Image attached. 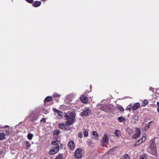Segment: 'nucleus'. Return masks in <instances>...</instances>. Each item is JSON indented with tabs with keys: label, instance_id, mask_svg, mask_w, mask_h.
I'll list each match as a JSON object with an SVG mask.
<instances>
[{
	"label": "nucleus",
	"instance_id": "nucleus-1",
	"mask_svg": "<svg viewBox=\"0 0 159 159\" xmlns=\"http://www.w3.org/2000/svg\"><path fill=\"white\" fill-rule=\"evenodd\" d=\"M65 116L66 119V123L69 125H72L75 122V116L74 113L70 112L69 113L66 114Z\"/></svg>",
	"mask_w": 159,
	"mask_h": 159
},
{
	"label": "nucleus",
	"instance_id": "nucleus-2",
	"mask_svg": "<svg viewBox=\"0 0 159 159\" xmlns=\"http://www.w3.org/2000/svg\"><path fill=\"white\" fill-rule=\"evenodd\" d=\"M148 151L153 155H156L157 154V150L154 143H152L151 144L148 149Z\"/></svg>",
	"mask_w": 159,
	"mask_h": 159
},
{
	"label": "nucleus",
	"instance_id": "nucleus-3",
	"mask_svg": "<svg viewBox=\"0 0 159 159\" xmlns=\"http://www.w3.org/2000/svg\"><path fill=\"white\" fill-rule=\"evenodd\" d=\"M59 147L58 145L54 147H52L50 149V151L48 152L49 155L54 154L57 153L59 150Z\"/></svg>",
	"mask_w": 159,
	"mask_h": 159
},
{
	"label": "nucleus",
	"instance_id": "nucleus-4",
	"mask_svg": "<svg viewBox=\"0 0 159 159\" xmlns=\"http://www.w3.org/2000/svg\"><path fill=\"white\" fill-rule=\"evenodd\" d=\"M82 150L80 148H77L75 151L74 157L76 159H80L82 158V156L81 154Z\"/></svg>",
	"mask_w": 159,
	"mask_h": 159
},
{
	"label": "nucleus",
	"instance_id": "nucleus-5",
	"mask_svg": "<svg viewBox=\"0 0 159 159\" xmlns=\"http://www.w3.org/2000/svg\"><path fill=\"white\" fill-rule=\"evenodd\" d=\"M58 126L60 129H63L69 130L70 129V125L66 123H60L59 124Z\"/></svg>",
	"mask_w": 159,
	"mask_h": 159
},
{
	"label": "nucleus",
	"instance_id": "nucleus-6",
	"mask_svg": "<svg viewBox=\"0 0 159 159\" xmlns=\"http://www.w3.org/2000/svg\"><path fill=\"white\" fill-rule=\"evenodd\" d=\"M91 113L90 110L88 108H85L83 111L80 113L81 116H86Z\"/></svg>",
	"mask_w": 159,
	"mask_h": 159
},
{
	"label": "nucleus",
	"instance_id": "nucleus-7",
	"mask_svg": "<svg viewBox=\"0 0 159 159\" xmlns=\"http://www.w3.org/2000/svg\"><path fill=\"white\" fill-rule=\"evenodd\" d=\"M146 139V135L145 134H143L142 135V139L137 141L135 144V146H136L139 145L142 142L145 141Z\"/></svg>",
	"mask_w": 159,
	"mask_h": 159
},
{
	"label": "nucleus",
	"instance_id": "nucleus-8",
	"mask_svg": "<svg viewBox=\"0 0 159 159\" xmlns=\"http://www.w3.org/2000/svg\"><path fill=\"white\" fill-rule=\"evenodd\" d=\"M109 141L108 138L107 134H105L102 139V142L104 143H107Z\"/></svg>",
	"mask_w": 159,
	"mask_h": 159
},
{
	"label": "nucleus",
	"instance_id": "nucleus-9",
	"mask_svg": "<svg viewBox=\"0 0 159 159\" xmlns=\"http://www.w3.org/2000/svg\"><path fill=\"white\" fill-rule=\"evenodd\" d=\"M30 117V121L34 122L37 119L38 116L37 114H31Z\"/></svg>",
	"mask_w": 159,
	"mask_h": 159
},
{
	"label": "nucleus",
	"instance_id": "nucleus-10",
	"mask_svg": "<svg viewBox=\"0 0 159 159\" xmlns=\"http://www.w3.org/2000/svg\"><path fill=\"white\" fill-rule=\"evenodd\" d=\"M68 146L71 150H73L75 147L74 142L73 141H70L68 143Z\"/></svg>",
	"mask_w": 159,
	"mask_h": 159
},
{
	"label": "nucleus",
	"instance_id": "nucleus-11",
	"mask_svg": "<svg viewBox=\"0 0 159 159\" xmlns=\"http://www.w3.org/2000/svg\"><path fill=\"white\" fill-rule=\"evenodd\" d=\"M140 130L139 129H138L136 133L133 136L132 138L134 139H136L138 138L140 135Z\"/></svg>",
	"mask_w": 159,
	"mask_h": 159
},
{
	"label": "nucleus",
	"instance_id": "nucleus-12",
	"mask_svg": "<svg viewBox=\"0 0 159 159\" xmlns=\"http://www.w3.org/2000/svg\"><path fill=\"white\" fill-rule=\"evenodd\" d=\"M140 106V103L139 102L135 103L132 107V109L133 111H134L139 108Z\"/></svg>",
	"mask_w": 159,
	"mask_h": 159
},
{
	"label": "nucleus",
	"instance_id": "nucleus-13",
	"mask_svg": "<svg viewBox=\"0 0 159 159\" xmlns=\"http://www.w3.org/2000/svg\"><path fill=\"white\" fill-rule=\"evenodd\" d=\"M80 100L82 102L85 103L88 102V99L87 97L84 96H82L80 97Z\"/></svg>",
	"mask_w": 159,
	"mask_h": 159
},
{
	"label": "nucleus",
	"instance_id": "nucleus-14",
	"mask_svg": "<svg viewBox=\"0 0 159 159\" xmlns=\"http://www.w3.org/2000/svg\"><path fill=\"white\" fill-rule=\"evenodd\" d=\"M53 110L54 112H56L58 115L60 116H61L62 115L63 113L59 110H58L56 108H53Z\"/></svg>",
	"mask_w": 159,
	"mask_h": 159
},
{
	"label": "nucleus",
	"instance_id": "nucleus-15",
	"mask_svg": "<svg viewBox=\"0 0 159 159\" xmlns=\"http://www.w3.org/2000/svg\"><path fill=\"white\" fill-rule=\"evenodd\" d=\"M6 139V134L3 133H0V140H3Z\"/></svg>",
	"mask_w": 159,
	"mask_h": 159
},
{
	"label": "nucleus",
	"instance_id": "nucleus-16",
	"mask_svg": "<svg viewBox=\"0 0 159 159\" xmlns=\"http://www.w3.org/2000/svg\"><path fill=\"white\" fill-rule=\"evenodd\" d=\"M41 3L40 1H36L33 3V5L35 7H38L40 5Z\"/></svg>",
	"mask_w": 159,
	"mask_h": 159
},
{
	"label": "nucleus",
	"instance_id": "nucleus-17",
	"mask_svg": "<svg viewBox=\"0 0 159 159\" xmlns=\"http://www.w3.org/2000/svg\"><path fill=\"white\" fill-rule=\"evenodd\" d=\"M132 121L133 122H136L137 121H138V118L135 115H133L132 116Z\"/></svg>",
	"mask_w": 159,
	"mask_h": 159
},
{
	"label": "nucleus",
	"instance_id": "nucleus-18",
	"mask_svg": "<svg viewBox=\"0 0 159 159\" xmlns=\"http://www.w3.org/2000/svg\"><path fill=\"white\" fill-rule=\"evenodd\" d=\"M60 143L59 141L58 140H56L52 142V144L53 145L57 146L58 145V144Z\"/></svg>",
	"mask_w": 159,
	"mask_h": 159
},
{
	"label": "nucleus",
	"instance_id": "nucleus-19",
	"mask_svg": "<svg viewBox=\"0 0 159 159\" xmlns=\"http://www.w3.org/2000/svg\"><path fill=\"white\" fill-rule=\"evenodd\" d=\"M152 122H153L152 121L149 122L148 123V124L145 126V130H146L148 129L149 128V127L150 126V125H151L152 124Z\"/></svg>",
	"mask_w": 159,
	"mask_h": 159
},
{
	"label": "nucleus",
	"instance_id": "nucleus-20",
	"mask_svg": "<svg viewBox=\"0 0 159 159\" xmlns=\"http://www.w3.org/2000/svg\"><path fill=\"white\" fill-rule=\"evenodd\" d=\"M107 108L106 104L102 105L101 106L100 109L102 111H105Z\"/></svg>",
	"mask_w": 159,
	"mask_h": 159
},
{
	"label": "nucleus",
	"instance_id": "nucleus-21",
	"mask_svg": "<svg viewBox=\"0 0 159 159\" xmlns=\"http://www.w3.org/2000/svg\"><path fill=\"white\" fill-rule=\"evenodd\" d=\"M93 134L94 136H95V139H98V135L97 132H96V131H93Z\"/></svg>",
	"mask_w": 159,
	"mask_h": 159
},
{
	"label": "nucleus",
	"instance_id": "nucleus-22",
	"mask_svg": "<svg viewBox=\"0 0 159 159\" xmlns=\"http://www.w3.org/2000/svg\"><path fill=\"white\" fill-rule=\"evenodd\" d=\"M63 154H60L57 157H56L55 159H63Z\"/></svg>",
	"mask_w": 159,
	"mask_h": 159
},
{
	"label": "nucleus",
	"instance_id": "nucleus-23",
	"mask_svg": "<svg viewBox=\"0 0 159 159\" xmlns=\"http://www.w3.org/2000/svg\"><path fill=\"white\" fill-rule=\"evenodd\" d=\"M84 136L85 137H87L88 135V132L87 129H85L84 130Z\"/></svg>",
	"mask_w": 159,
	"mask_h": 159
},
{
	"label": "nucleus",
	"instance_id": "nucleus-24",
	"mask_svg": "<svg viewBox=\"0 0 159 159\" xmlns=\"http://www.w3.org/2000/svg\"><path fill=\"white\" fill-rule=\"evenodd\" d=\"M115 135L118 137H119L120 135V132L119 130H116L115 132Z\"/></svg>",
	"mask_w": 159,
	"mask_h": 159
},
{
	"label": "nucleus",
	"instance_id": "nucleus-25",
	"mask_svg": "<svg viewBox=\"0 0 159 159\" xmlns=\"http://www.w3.org/2000/svg\"><path fill=\"white\" fill-rule=\"evenodd\" d=\"M52 98L51 97L48 96L45 99L44 101H47L49 102L52 100Z\"/></svg>",
	"mask_w": 159,
	"mask_h": 159
},
{
	"label": "nucleus",
	"instance_id": "nucleus-26",
	"mask_svg": "<svg viewBox=\"0 0 159 159\" xmlns=\"http://www.w3.org/2000/svg\"><path fill=\"white\" fill-rule=\"evenodd\" d=\"M33 134H29L27 137L28 139L30 140H31L33 137Z\"/></svg>",
	"mask_w": 159,
	"mask_h": 159
},
{
	"label": "nucleus",
	"instance_id": "nucleus-27",
	"mask_svg": "<svg viewBox=\"0 0 159 159\" xmlns=\"http://www.w3.org/2000/svg\"><path fill=\"white\" fill-rule=\"evenodd\" d=\"M60 131L58 130H55L54 131L53 134L54 135H58L59 134Z\"/></svg>",
	"mask_w": 159,
	"mask_h": 159
},
{
	"label": "nucleus",
	"instance_id": "nucleus-28",
	"mask_svg": "<svg viewBox=\"0 0 159 159\" xmlns=\"http://www.w3.org/2000/svg\"><path fill=\"white\" fill-rule=\"evenodd\" d=\"M127 131L129 134H131L132 133L133 131L130 128H127Z\"/></svg>",
	"mask_w": 159,
	"mask_h": 159
},
{
	"label": "nucleus",
	"instance_id": "nucleus-29",
	"mask_svg": "<svg viewBox=\"0 0 159 159\" xmlns=\"http://www.w3.org/2000/svg\"><path fill=\"white\" fill-rule=\"evenodd\" d=\"M118 120L120 122H123L125 120V119L122 117H119Z\"/></svg>",
	"mask_w": 159,
	"mask_h": 159
},
{
	"label": "nucleus",
	"instance_id": "nucleus-30",
	"mask_svg": "<svg viewBox=\"0 0 159 159\" xmlns=\"http://www.w3.org/2000/svg\"><path fill=\"white\" fill-rule=\"evenodd\" d=\"M78 135L79 138H82L83 137V134L81 132H80L78 134Z\"/></svg>",
	"mask_w": 159,
	"mask_h": 159
},
{
	"label": "nucleus",
	"instance_id": "nucleus-31",
	"mask_svg": "<svg viewBox=\"0 0 159 159\" xmlns=\"http://www.w3.org/2000/svg\"><path fill=\"white\" fill-rule=\"evenodd\" d=\"M143 103L144 104V105H143V106H145V105H147L148 104V100H144L143 101Z\"/></svg>",
	"mask_w": 159,
	"mask_h": 159
},
{
	"label": "nucleus",
	"instance_id": "nucleus-32",
	"mask_svg": "<svg viewBox=\"0 0 159 159\" xmlns=\"http://www.w3.org/2000/svg\"><path fill=\"white\" fill-rule=\"evenodd\" d=\"M124 157L125 159H130L129 156L127 154H126L124 155Z\"/></svg>",
	"mask_w": 159,
	"mask_h": 159
},
{
	"label": "nucleus",
	"instance_id": "nucleus-33",
	"mask_svg": "<svg viewBox=\"0 0 159 159\" xmlns=\"http://www.w3.org/2000/svg\"><path fill=\"white\" fill-rule=\"evenodd\" d=\"M26 147H27L28 148H29L30 147V142L29 141H26Z\"/></svg>",
	"mask_w": 159,
	"mask_h": 159
},
{
	"label": "nucleus",
	"instance_id": "nucleus-34",
	"mask_svg": "<svg viewBox=\"0 0 159 159\" xmlns=\"http://www.w3.org/2000/svg\"><path fill=\"white\" fill-rule=\"evenodd\" d=\"M40 122L43 123H45L46 122V119L44 118H42L40 120Z\"/></svg>",
	"mask_w": 159,
	"mask_h": 159
},
{
	"label": "nucleus",
	"instance_id": "nucleus-35",
	"mask_svg": "<svg viewBox=\"0 0 159 159\" xmlns=\"http://www.w3.org/2000/svg\"><path fill=\"white\" fill-rule=\"evenodd\" d=\"M118 109L121 111H124V109L121 107H119Z\"/></svg>",
	"mask_w": 159,
	"mask_h": 159
},
{
	"label": "nucleus",
	"instance_id": "nucleus-36",
	"mask_svg": "<svg viewBox=\"0 0 159 159\" xmlns=\"http://www.w3.org/2000/svg\"><path fill=\"white\" fill-rule=\"evenodd\" d=\"M27 2H28L29 3H32L34 1V0H25Z\"/></svg>",
	"mask_w": 159,
	"mask_h": 159
},
{
	"label": "nucleus",
	"instance_id": "nucleus-37",
	"mask_svg": "<svg viewBox=\"0 0 159 159\" xmlns=\"http://www.w3.org/2000/svg\"><path fill=\"white\" fill-rule=\"evenodd\" d=\"M5 134H6V135H8L10 133H9V130H7L6 131V132H5Z\"/></svg>",
	"mask_w": 159,
	"mask_h": 159
},
{
	"label": "nucleus",
	"instance_id": "nucleus-38",
	"mask_svg": "<svg viewBox=\"0 0 159 159\" xmlns=\"http://www.w3.org/2000/svg\"><path fill=\"white\" fill-rule=\"evenodd\" d=\"M126 109L130 111L131 110L130 107L129 105L126 108Z\"/></svg>",
	"mask_w": 159,
	"mask_h": 159
},
{
	"label": "nucleus",
	"instance_id": "nucleus-39",
	"mask_svg": "<svg viewBox=\"0 0 159 159\" xmlns=\"http://www.w3.org/2000/svg\"><path fill=\"white\" fill-rule=\"evenodd\" d=\"M153 89H154L152 87H150V89H149L150 90H151L152 91H153Z\"/></svg>",
	"mask_w": 159,
	"mask_h": 159
},
{
	"label": "nucleus",
	"instance_id": "nucleus-40",
	"mask_svg": "<svg viewBox=\"0 0 159 159\" xmlns=\"http://www.w3.org/2000/svg\"><path fill=\"white\" fill-rule=\"evenodd\" d=\"M58 95V94L57 93H55L54 94V96L55 97L57 96Z\"/></svg>",
	"mask_w": 159,
	"mask_h": 159
},
{
	"label": "nucleus",
	"instance_id": "nucleus-41",
	"mask_svg": "<svg viewBox=\"0 0 159 159\" xmlns=\"http://www.w3.org/2000/svg\"><path fill=\"white\" fill-rule=\"evenodd\" d=\"M157 105L159 107V102H157Z\"/></svg>",
	"mask_w": 159,
	"mask_h": 159
},
{
	"label": "nucleus",
	"instance_id": "nucleus-42",
	"mask_svg": "<svg viewBox=\"0 0 159 159\" xmlns=\"http://www.w3.org/2000/svg\"><path fill=\"white\" fill-rule=\"evenodd\" d=\"M110 152H111V151H108V154H110Z\"/></svg>",
	"mask_w": 159,
	"mask_h": 159
},
{
	"label": "nucleus",
	"instance_id": "nucleus-43",
	"mask_svg": "<svg viewBox=\"0 0 159 159\" xmlns=\"http://www.w3.org/2000/svg\"><path fill=\"white\" fill-rule=\"evenodd\" d=\"M157 111H158V112H159V107H158L157 108Z\"/></svg>",
	"mask_w": 159,
	"mask_h": 159
},
{
	"label": "nucleus",
	"instance_id": "nucleus-44",
	"mask_svg": "<svg viewBox=\"0 0 159 159\" xmlns=\"http://www.w3.org/2000/svg\"><path fill=\"white\" fill-rule=\"evenodd\" d=\"M5 126H7V127H9L8 125Z\"/></svg>",
	"mask_w": 159,
	"mask_h": 159
}]
</instances>
